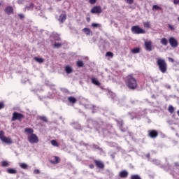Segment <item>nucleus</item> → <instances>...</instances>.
I'll return each instance as SVG.
<instances>
[{"mask_svg":"<svg viewBox=\"0 0 179 179\" xmlns=\"http://www.w3.org/2000/svg\"><path fill=\"white\" fill-rule=\"evenodd\" d=\"M148 135L150 138H156L158 135V133L155 130H152L149 131Z\"/></svg>","mask_w":179,"mask_h":179,"instance_id":"9","label":"nucleus"},{"mask_svg":"<svg viewBox=\"0 0 179 179\" xmlns=\"http://www.w3.org/2000/svg\"><path fill=\"white\" fill-rule=\"evenodd\" d=\"M90 169H93V167H94V165H90Z\"/></svg>","mask_w":179,"mask_h":179,"instance_id":"51","label":"nucleus"},{"mask_svg":"<svg viewBox=\"0 0 179 179\" xmlns=\"http://www.w3.org/2000/svg\"><path fill=\"white\" fill-rule=\"evenodd\" d=\"M126 85L129 89H136L138 87V83L136 82V79L134 78V76L129 75L126 78Z\"/></svg>","mask_w":179,"mask_h":179,"instance_id":"3","label":"nucleus"},{"mask_svg":"<svg viewBox=\"0 0 179 179\" xmlns=\"http://www.w3.org/2000/svg\"><path fill=\"white\" fill-rule=\"evenodd\" d=\"M6 13H8V15H10L11 13H13V8L11 6H8L5 9Z\"/></svg>","mask_w":179,"mask_h":179,"instance_id":"16","label":"nucleus"},{"mask_svg":"<svg viewBox=\"0 0 179 179\" xmlns=\"http://www.w3.org/2000/svg\"><path fill=\"white\" fill-rule=\"evenodd\" d=\"M141 51V49H139V48H135L134 49L131 50V52L133 54H139Z\"/></svg>","mask_w":179,"mask_h":179,"instance_id":"25","label":"nucleus"},{"mask_svg":"<svg viewBox=\"0 0 179 179\" xmlns=\"http://www.w3.org/2000/svg\"><path fill=\"white\" fill-rule=\"evenodd\" d=\"M35 61H36V62H38L39 64H43V62H44V59L41 58V57H34Z\"/></svg>","mask_w":179,"mask_h":179,"instance_id":"24","label":"nucleus"},{"mask_svg":"<svg viewBox=\"0 0 179 179\" xmlns=\"http://www.w3.org/2000/svg\"><path fill=\"white\" fill-rule=\"evenodd\" d=\"M168 59L169 62H172V63L174 62V59L171 57H169Z\"/></svg>","mask_w":179,"mask_h":179,"instance_id":"44","label":"nucleus"},{"mask_svg":"<svg viewBox=\"0 0 179 179\" xmlns=\"http://www.w3.org/2000/svg\"><path fill=\"white\" fill-rule=\"evenodd\" d=\"M166 87H167V89H170L171 87L170 85H166Z\"/></svg>","mask_w":179,"mask_h":179,"instance_id":"50","label":"nucleus"},{"mask_svg":"<svg viewBox=\"0 0 179 179\" xmlns=\"http://www.w3.org/2000/svg\"><path fill=\"white\" fill-rule=\"evenodd\" d=\"M123 122L122 121H117V125L120 128V129L122 131V132H125V131H127V129H122V125H123Z\"/></svg>","mask_w":179,"mask_h":179,"instance_id":"18","label":"nucleus"},{"mask_svg":"<svg viewBox=\"0 0 179 179\" xmlns=\"http://www.w3.org/2000/svg\"><path fill=\"white\" fill-rule=\"evenodd\" d=\"M160 9H162V7H160V6H159L157 5H154L152 6V10H159Z\"/></svg>","mask_w":179,"mask_h":179,"instance_id":"30","label":"nucleus"},{"mask_svg":"<svg viewBox=\"0 0 179 179\" xmlns=\"http://www.w3.org/2000/svg\"><path fill=\"white\" fill-rule=\"evenodd\" d=\"M175 164H176V166H179L178 163H176Z\"/></svg>","mask_w":179,"mask_h":179,"instance_id":"53","label":"nucleus"},{"mask_svg":"<svg viewBox=\"0 0 179 179\" xmlns=\"http://www.w3.org/2000/svg\"><path fill=\"white\" fill-rule=\"evenodd\" d=\"M41 120H42V121H45V122H47V117L44 116L41 117Z\"/></svg>","mask_w":179,"mask_h":179,"instance_id":"41","label":"nucleus"},{"mask_svg":"<svg viewBox=\"0 0 179 179\" xmlns=\"http://www.w3.org/2000/svg\"><path fill=\"white\" fill-rule=\"evenodd\" d=\"M34 174H40V170L38 169H35L34 171Z\"/></svg>","mask_w":179,"mask_h":179,"instance_id":"40","label":"nucleus"},{"mask_svg":"<svg viewBox=\"0 0 179 179\" xmlns=\"http://www.w3.org/2000/svg\"><path fill=\"white\" fill-rule=\"evenodd\" d=\"M88 122H89V124H90V122H93V121L89 120Z\"/></svg>","mask_w":179,"mask_h":179,"instance_id":"52","label":"nucleus"},{"mask_svg":"<svg viewBox=\"0 0 179 179\" xmlns=\"http://www.w3.org/2000/svg\"><path fill=\"white\" fill-rule=\"evenodd\" d=\"M54 46L55 48H59L60 47H62V44L57 43H55Z\"/></svg>","mask_w":179,"mask_h":179,"instance_id":"37","label":"nucleus"},{"mask_svg":"<svg viewBox=\"0 0 179 179\" xmlns=\"http://www.w3.org/2000/svg\"><path fill=\"white\" fill-rule=\"evenodd\" d=\"M5 137V133L3 131H0V139L2 141V139Z\"/></svg>","mask_w":179,"mask_h":179,"instance_id":"34","label":"nucleus"},{"mask_svg":"<svg viewBox=\"0 0 179 179\" xmlns=\"http://www.w3.org/2000/svg\"><path fill=\"white\" fill-rule=\"evenodd\" d=\"M19 166L21 169H23V170H27V167H29L26 163H20Z\"/></svg>","mask_w":179,"mask_h":179,"instance_id":"19","label":"nucleus"},{"mask_svg":"<svg viewBox=\"0 0 179 179\" xmlns=\"http://www.w3.org/2000/svg\"><path fill=\"white\" fill-rule=\"evenodd\" d=\"M145 47L146 51H152V42L151 41H145Z\"/></svg>","mask_w":179,"mask_h":179,"instance_id":"8","label":"nucleus"},{"mask_svg":"<svg viewBox=\"0 0 179 179\" xmlns=\"http://www.w3.org/2000/svg\"><path fill=\"white\" fill-rule=\"evenodd\" d=\"M168 27L170 29V30H172V31L176 30V27H174V25H171V24H169Z\"/></svg>","mask_w":179,"mask_h":179,"instance_id":"35","label":"nucleus"},{"mask_svg":"<svg viewBox=\"0 0 179 179\" xmlns=\"http://www.w3.org/2000/svg\"><path fill=\"white\" fill-rule=\"evenodd\" d=\"M91 82L93 83V85H95L96 86H100V81L97 80L96 78H91Z\"/></svg>","mask_w":179,"mask_h":179,"instance_id":"14","label":"nucleus"},{"mask_svg":"<svg viewBox=\"0 0 179 179\" xmlns=\"http://www.w3.org/2000/svg\"><path fill=\"white\" fill-rule=\"evenodd\" d=\"M1 166L3 167H8V166H9V162H8V161H3L1 162Z\"/></svg>","mask_w":179,"mask_h":179,"instance_id":"29","label":"nucleus"},{"mask_svg":"<svg viewBox=\"0 0 179 179\" xmlns=\"http://www.w3.org/2000/svg\"><path fill=\"white\" fill-rule=\"evenodd\" d=\"M50 163H52V164H57V163H59V157H53L50 160Z\"/></svg>","mask_w":179,"mask_h":179,"instance_id":"12","label":"nucleus"},{"mask_svg":"<svg viewBox=\"0 0 179 179\" xmlns=\"http://www.w3.org/2000/svg\"><path fill=\"white\" fill-rule=\"evenodd\" d=\"M59 22L61 23H64L65 20H66V15L65 14H62L59 15V17L58 19Z\"/></svg>","mask_w":179,"mask_h":179,"instance_id":"13","label":"nucleus"},{"mask_svg":"<svg viewBox=\"0 0 179 179\" xmlns=\"http://www.w3.org/2000/svg\"><path fill=\"white\" fill-rule=\"evenodd\" d=\"M23 115L17 112L13 114L12 121H16V120H22L23 118Z\"/></svg>","mask_w":179,"mask_h":179,"instance_id":"6","label":"nucleus"},{"mask_svg":"<svg viewBox=\"0 0 179 179\" xmlns=\"http://www.w3.org/2000/svg\"><path fill=\"white\" fill-rule=\"evenodd\" d=\"M173 3H174L175 5L178 4V3H179V0H173Z\"/></svg>","mask_w":179,"mask_h":179,"instance_id":"47","label":"nucleus"},{"mask_svg":"<svg viewBox=\"0 0 179 179\" xmlns=\"http://www.w3.org/2000/svg\"><path fill=\"white\" fill-rule=\"evenodd\" d=\"M169 42L171 47H172L173 48H176L178 47V41H177V39H176V38H174L173 36L169 38Z\"/></svg>","mask_w":179,"mask_h":179,"instance_id":"5","label":"nucleus"},{"mask_svg":"<svg viewBox=\"0 0 179 179\" xmlns=\"http://www.w3.org/2000/svg\"><path fill=\"white\" fill-rule=\"evenodd\" d=\"M119 176L121 178H127V177H128V171H122L120 172Z\"/></svg>","mask_w":179,"mask_h":179,"instance_id":"11","label":"nucleus"},{"mask_svg":"<svg viewBox=\"0 0 179 179\" xmlns=\"http://www.w3.org/2000/svg\"><path fill=\"white\" fill-rule=\"evenodd\" d=\"M131 115H134L136 118H139V117H138V115H136V114L135 113H132Z\"/></svg>","mask_w":179,"mask_h":179,"instance_id":"49","label":"nucleus"},{"mask_svg":"<svg viewBox=\"0 0 179 179\" xmlns=\"http://www.w3.org/2000/svg\"><path fill=\"white\" fill-rule=\"evenodd\" d=\"M143 26L146 29H150V22H143Z\"/></svg>","mask_w":179,"mask_h":179,"instance_id":"28","label":"nucleus"},{"mask_svg":"<svg viewBox=\"0 0 179 179\" xmlns=\"http://www.w3.org/2000/svg\"><path fill=\"white\" fill-rule=\"evenodd\" d=\"M7 173H8L9 174H16V171L13 169H8L7 170Z\"/></svg>","mask_w":179,"mask_h":179,"instance_id":"26","label":"nucleus"},{"mask_svg":"<svg viewBox=\"0 0 179 179\" xmlns=\"http://www.w3.org/2000/svg\"><path fill=\"white\" fill-rule=\"evenodd\" d=\"M152 163L153 164H156L157 166H159V164H160V162L159 161V159L152 160Z\"/></svg>","mask_w":179,"mask_h":179,"instance_id":"33","label":"nucleus"},{"mask_svg":"<svg viewBox=\"0 0 179 179\" xmlns=\"http://www.w3.org/2000/svg\"><path fill=\"white\" fill-rule=\"evenodd\" d=\"M92 27H97L99 26V24L92 23Z\"/></svg>","mask_w":179,"mask_h":179,"instance_id":"45","label":"nucleus"},{"mask_svg":"<svg viewBox=\"0 0 179 179\" xmlns=\"http://www.w3.org/2000/svg\"><path fill=\"white\" fill-rule=\"evenodd\" d=\"M111 157H113V159H114V155H111Z\"/></svg>","mask_w":179,"mask_h":179,"instance_id":"54","label":"nucleus"},{"mask_svg":"<svg viewBox=\"0 0 179 179\" xmlns=\"http://www.w3.org/2000/svg\"><path fill=\"white\" fill-rule=\"evenodd\" d=\"M3 107H4L3 103L0 102V110H1V108H3Z\"/></svg>","mask_w":179,"mask_h":179,"instance_id":"46","label":"nucleus"},{"mask_svg":"<svg viewBox=\"0 0 179 179\" xmlns=\"http://www.w3.org/2000/svg\"><path fill=\"white\" fill-rule=\"evenodd\" d=\"M142 114H145V113H144V112H142Z\"/></svg>","mask_w":179,"mask_h":179,"instance_id":"55","label":"nucleus"},{"mask_svg":"<svg viewBox=\"0 0 179 179\" xmlns=\"http://www.w3.org/2000/svg\"><path fill=\"white\" fill-rule=\"evenodd\" d=\"M64 69L66 71V73H72V72H73V69H72V67H71V66H66L64 67Z\"/></svg>","mask_w":179,"mask_h":179,"instance_id":"17","label":"nucleus"},{"mask_svg":"<svg viewBox=\"0 0 179 179\" xmlns=\"http://www.w3.org/2000/svg\"><path fill=\"white\" fill-rule=\"evenodd\" d=\"M34 6V5L33 4V3H30L29 6H26V9H27V10H31Z\"/></svg>","mask_w":179,"mask_h":179,"instance_id":"27","label":"nucleus"},{"mask_svg":"<svg viewBox=\"0 0 179 179\" xmlns=\"http://www.w3.org/2000/svg\"><path fill=\"white\" fill-rule=\"evenodd\" d=\"M131 179H141V177H139L138 175H132L131 176Z\"/></svg>","mask_w":179,"mask_h":179,"instance_id":"36","label":"nucleus"},{"mask_svg":"<svg viewBox=\"0 0 179 179\" xmlns=\"http://www.w3.org/2000/svg\"><path fill=\"white\" fill-rule=\"evenodd\" d=\"M131 120H134V117H131Z\"/></svg>","mask_w":179,"mask_h":179,"instance_id":"56","label":"nucleus"},{"mask_svg":"<svg viewBox=\"0 0 179 179\" xmlns=\"http://www.w3.org/2000/svg\"><path fill=\"white\" fill-rule=\"evenodd\" d=\"M51 144L52 145V146H58V142H57V141L55 140H52Z\"/></svg>","mask_w":179,"mask_h":179,"instance_id":"32","label":"nucleus"},{"mask_svg":"<svg viewBox=\"0 0 179 179\" xmlns=\"http://www.w3.org/2000/svg\"><path fill=\"white\" fill-rule=\"evenodd\" d=\"M157 65L162 73H166L167 72V63L164 59L158 57L156 59Z\"/></svg>","mask_w":179,"mask_h":179,"instance_id":"2","label":"nucleus"},{"mask_svg":"<svg viewBox=\"0 0 179 179\" xmlns=\"http://www.w3.org/2000/svg\"><path fill=\"white\" fill-rule=\"evenodd\" d=\"M90 3H91V5H94V3H96V0H90Z\"/></svg>","mask_w":179,"mask_h":179,"instance_id":"42","label":"nucleus"},{"mask_svg":"<svg viewBox=\"0 0 179 179\" xmlns=\"http://www.w3.org/2000/svg\"><path fill=\"white\" fill-rule=\"evenodd\" d=\"M161 43H162L163 45H167L169 44V41H167V38H162L161 39Z\"/></svg>","mask_w":179,"mask_h":179,"instance_id":"21","label":"nucleus"},{"mask_svg":"<svg viewBox=\"0 0 179 179\" xmlns=\"http://www.w3.org/2000/svg\"><path fill=\"white\" fill-rule=\"evenodd\" d=\"M1 141H3V143H8V145L12 143V139L6 136L3 137Z\"/></svg>","mask_w":179,"mask_h":179,"instance_id":"10","label":"nucleus"},{"mask_svg":"<svg viewBox=\"0 0 179 179\" xmlns=\"http://www.w3.org/2000/svg\"><path fill=\"white\" fill-rule=\"evenodd\" d=\"M85 65V63H83V61L82 60H78L77 62V66H78V68H83V66Z\"/></svg>","mask_w":179,"mask_h":179,"instance_id":"23","label":"nucleus"},{"mask_svg":"<svg viewBox=\"0 0 179 179\" xmlns=\"http://www.w3.org/2000/svg\"><path fill=\"white\" fill-rule=\"evenodd\" d=\"M127 3H129V5H132L134 3V0H125Z\"/></svg>","mask_w":179,"mask_h":179,"instance_id":"38","label":"nucleus"},{"mask_svg":"<svg viewBox=\"0 0 179 179\" xmlns=\"http://www.w3.org/2000/svg\"><path fill=\"white\" fill-rule=\"evenodd\" d=\"M168 110L169 113H171V114H173V113H174V107H173V106H169Z\"/></svg>","mask_w":179,"mask_h":179,"instance_id":"31","label":"nucleus"},{"mask_svg":"<svg viewBox=\"0 0 179 179\" xmlns=\"http://www.w3.org/2000/svg\"><path fill=\"white\" fill-rule=\"evenodd\" d=\"M146 157L148 159V160H150V162H152V160H150V159H149L150 157V154H147Z\"/></svg>","mask_w":179,"mask_h":179,"instance_id":"48","label":"nucleus"},{"mask_svg":"<svg viewBox=\"0 0 179 179\" xmlns=\"http://www.w3.org/2000/svg\"><path fill=\"white\" fill-rule=\"evenodd\" d=\"M68 100L70 103H72L73 104L76 103V98L73 97V96H69L68 98Z\"/></svg>","mask_w":179,"mask_h":179,"instance_id":"22","label":"nucleus"},{"mask_svg":"<svg viewBox=\"0 0 179 179\" xmlns=\"http://www.w3.org/2000/svg\"><path fill=\"white\" fill-rule=\"evenodd\" d=\"M24 132L27 136V141L29 143H38V136L34 134V130L31 128H26Z\"/></svg>","mask_w":179,"mask_h":179,"instance_id":"1","label":"nucleus"},{"mask_svg":"<svg viewBox=\"0 0 179 179\" xmlns=\"http://www.w3.org/2000/svg\"><path fill=\"white\" fill-rule=\"evenodd\" d=\"M83 31H84L87 36H90L92 34V31L89 28H84Z\"/></svg>","mask_w":179,"mask_h":179,"instance_id":"20","label":"nucleus"},{"mask_svg":"<svg viewBox=\"0 0 179 179\" xmlns=\"http://www.w3.org/2000/svg\"><path fill=\"white\" fill-rule=\"evenodd\" d=\"M103 10H101V7L100 6H94L91 10V13H101Z\"/></svg>","mask_w":179,"mask_h":179,"instance_id":"7","label":"nucleus"},{"mask_svg":"<svg viewBox=\"0 0 179 179\" xmlns=\"http://www.w3.org/2000/svg\"><path fill=\"white\" fill-rule=\"evenodd\" d=\"M131 31L134 34H145L146 33V31L139 26H133L131 27Z\"/></svg>","mask_w":179,"mask_h":179,"instance_id":"4","label":"nucleus"},{"mask_svg":"<svg viewBox=\"0 0 179 179\" xmlns=\"http://www.w3.org/2000/svg\"><path fill=\"white\" fill-rule=\"evenodd\" d=\"M18 17L20 19H23V17H24V15L23 14H19Z\"/></svg>","mask_w":179,"mask_h":179,"instance_id":"43","label":"nucleus"},{"mask_svg":"<svg viewBox=\"0 0 179 179\" xmlns=\"http://www.w3.org/2000/svg\"><path fill=\"white\" fill-rule=\"evenodd\" d=\"M57 1H61V0H57Z\"/></svg>","mask_w":179,"mask_h":179,"instance_id":"58","label":"nucleus"},{"mask_svg":"<svg viewBox=\"0 0 179 179\" xmlns=\"http://www.w3.org/2000/svg\"><path fill=\"white\" fill-rule=\"evenodd\" d=\"M106 56H107V57H113V52H106Z\"/></svg>","mask_w":179,"mask_h":179,"instance_id":"39","label":"nucleus"},{"mask_svg":"<svg viewBox=\"0 0 179 179\" xmlns=\"http://www.w3.org/2000/svg\"><path fill=\"white\" fill-rule=\"evenodd\" d=\"M92 113H94V110H93Z\"/></svg>","mask_w":179,"mask_h":179,"instance_id":"57","label":"nucleus"},{"mask_svg":"<svg viewBox=\"0 0 179 179\" xmlns=\"http://www.w3.org/2000/svg\"><path fill=\"white\" fill-rule=\"evenodd\" d=\"M95 164L99 169H104V164L101 162V161H95Z\"/></svg>","mask_w":179,"mask_h":179,"instance_id":"15","label":"nucleus"}]
</instances>
